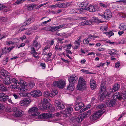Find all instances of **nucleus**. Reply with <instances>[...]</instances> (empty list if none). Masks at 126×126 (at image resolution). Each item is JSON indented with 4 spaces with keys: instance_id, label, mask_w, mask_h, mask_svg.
Wrapping results in <instances>:
<instances>
[{
    "instance_id": "nucleus-37",
    "label": "nucleus",
    "mask_w": 126,
    "mask_h": 126,
    "mask_svg": "<svg viewBox=\"0 0 126 126\" xmlns=\"http://www.w3.org/2000/svg\"><path fill=\"white\" fill-rule=\"evenodd\" d=\"M65 25V24H63L61 25H60L59 26H56V27H54V28L55 31H56L58 29L61 28L64 26Z\"/></svg>"
},
{
    "instance_id": "nucleus-22",
    "label": "nucleus",
    "mask_w": 126,
    "mask_h": 126,
    "mask_svg": "<svg viewBox=\"0 0 126 126\" xmlns=\"http://www.w3.org/2000/svg\"><path fill=\"white\" fill-rule=\"evenodd\" d=\"M90 86L92 89H93L95 88L96 86V84L95 81L94 80H91L90 81Z\"/></svg>"
},
{
    "instance_id": "nucleus-3",
    "label": "nucleus",
    "mask_w": 126,
    "mask_h": 126,
    "mask_svg": "<svg viewBox=\"0 0 126 126\" xmlns=\"http://www.w3.org/2000/svg\"><path fill=\"white\" fill-rule=\"evenodd\" d=\"M105 110H99L94 113L90 117V119L92 121H94L98 119L105 112Z\"/></svg>"
},
{
    "instance_id": "nucleus-8",
    "label": "nucleus",
    "mask_w": 126,
    "mask_h": 126,
    "mask_svg": "<svg viewBox=\"0 0 126 126\" xmlns=\"http://www.w3.org/2000/svg\"><path fill=\"white\" fill-rule=\"evenodd\" d=\"M111 13V11L109 9L106 10L105 12L104 13L103 16L104 18L106 19H109L112 17ZM103 17V15L101 16Z\"/></svg>"
},
{
    "instance_id": "nucleus-57",
    "label": "nucleus",
    "mask_w": 126,
    "mask_h": 126,
    "mask_svg": "<svg viewBox=\"0 0 126 126\" xmlns=\"http://www.w3.org/2000/svg\"><path fill=\"white\" fill-rule=\"evenodd\" d=\"M8 58L6 57V58H4L3 60V62L5 64H6L8 62Z\"/></svg>"
},
{
    "instance_id": "nucleus-47",
    "label": "nucleus",
    "mask_w": 126,
    "mask_h": 126,
    "mask_svg": "<svg viewBox=\"0 0 126 126\" xmlns=\"http://www.w3.org/2000/svg\"><path fill=\"white\" fill-rule=\"evenodd\" d=\"M55 103V106L56 107H58L59 105L61 103V102L57 100H55L54 101Z\"/></svg>"
},
{
    "instance_id": "nucleus-43",
    "label": "nucleus",
    "mask_w": 126,
    "mask_h": 126,
    "mask_svg": "<svg viewBox=\"0 0 126 126\" xmlns=\"http://www.w3.org/2000/svg\"><path fill=\"white\" fill-rule=\"evenodd\" d=\"M24 1L23 0H17L16 2L14 3L15 5H18L20 4L21 3Z\"/></svg>"
},
{
    "instance_id": "nucleus-50",
    "label": "nucleus",
    "mask_w": 126,
    "mask_h": 126,
    "mask_svg": "<svg viewBox=\"0 0 126 126\" xmlns=\"http://www.w3.org/2000/svg\"><path fill=\"white\" fill-rule=\"evenodd\" d=\"M58 108L60 109L61 110L63 109L64 108V106L63 104L61 103L57 107Z\"/></svg>"
},
{
    "instance_id": "nucleus-14",
    "label": "nucleus",
    "mask_w": 126,
    "mask_h": 126,
    "mask_svg": "<svg viewBox=\"0 0 126 126\" xmlns=\"http://www.w3.org/2000/svg\"><path fill=\"white\" fill-rule=\"evenodd\" d=\"M8 96L7 95H5L4 93H0V100L5 101L8 99Z\"/></svg>"
},
{
    "instance_id": "nucleus-60",
    "label": "nucleus",
    "mask_w": 126,
    "mask_h": 126,
    "mask_svg": "<svg viewBox=\"0 0 126 126\" xmlns=\"http://www.w3.org/2000/svg\"><path fill=\"white\" fill-rule=\"evenodd\" d=\"M120 63L119 62H118L115 64V67L116 68H118L120 65Z\"/></svg>"
},
{
    "instance_id": "nucleus-55",
    "label": "nucleus",
    "mask_w": 126,
    "mask_h": 126,
    "mask_svg": "<svg viewBox=\"0 0 126 126\" xmlns=\"http://www.w3.org/2000/svg\"><path fill=\"white\" fill-rule=\"evenodd\" d=\"M57 93L58 92L56 90H53L51 92V95H55L57 94Z\"/></svg>"
},
{
    "instance_id": "nucleus-19",
    "label": "nucleus",
    "mask_w": 126,
    "mask_h": 126,
    "mask_svg": "<svg viewBox=\"0 0 126 126\" xmlns=\"http://www.w3.org/2000/svg\"><path fill=\"white\" fill-rule=\"evenodd\" d=\"M86 10L89 11L91 12H95L96 9L94 8V7L92 5H90L89 7L87 8H85Z\"/></svg>"
},
{
    "instance_id": "nucleus-23",
    "label": "nucleus",
    "mask_w": 126,
    "mask_h": 126,
    "mask_svg": "<svg viewBox=\"0 0 126 126\" xmlns=\"http://www.w3.org/2000/svg\"><path fill=\"white\" fill-rule=\"evenodd\" d=\"M76 11L77 13L80 14L84 13L86 11V10L85 8H81L79 9H76Z\"/></svg>"
},
{
    "instance_id": "nucleus-28",
    "label": "nucleus",
    "mask_w": 126,
    "mask_h": 126,
    "mask_svg": "<svg viewBox=\"0 0 126 126\" xmlns=\"http://www.w3.org/2000/svg\"><path fill=\"white\" fill-rule=\"evenodd\" d=\"M75 88L74 84L71 83H69V84L67 87V89L73 91Z\"/></svg>"
},
{
    "instance_id": "nucleus-12",
    "label": "nucleus",
    "mask_w": 126,
    "mask_h": 126,
    "mask_svg": "<svg viewBox=\"0 0 126 126\" xmlns=\"http://www.w3.org/2000/svg\"><path fill=\"white\" fill-rule=\"evenodd\" d=\"M120 85L118 84H115L113 86V88L110 90V93H108V95H110L111 93H114L117 91L120 88Z\"/></svg>"
},
{
    "instance_id": "nucleus-58",
    "label": "nucleus",
    "mask_w": 126,
    "mask_h": 126,
    "mask_svg": "<svg viewBox=\"0 0 126 126\" xmlns=\"http://www.w3.org/2000/svg\"><path fill=\"white\" fill-rule=\"evenodd\" d=\"M116 50H115L112 49V51H111L110 53H109V54L111 55L115 54H116Z\"/></svg>"
},
{
    "instance_id": "nucleus-48",
    "label": "nucleus",
    "mask_w": 126,
    "mask_h": 126,
    "mask_svg": "<svg viewBox=\"0 0 126 126\" xmlns=\"http://www.w3.org/2000/svg\"><path fill=\"white\" fill-rule=\"evenodd\" d=\"M8 49L6 47H5L2 49V53L4 54L5 53H6L8 52Z\"/></svg>"
},
{
    "instance_id": "nucleus-20",
    "label": "nucleus",
    "mask_w": 126,
    "mask_h": 126,
    "mask_svg": "<svg viewBox=\"0 0 126 126\" xmlns=\"http://www.w3.org/2000/svg\"><path fill=\"white\" fill-rule=\"evenodd\" d=\"M36 5V4H29L27 6V8L28 10L30 11L33 9H35Z\"/></svg>"
},
{
    "instance_id": "nucleus-15",
    "label": "nucleus",
    "mask_w": 126,
    "mask_h": 126,
    "mask_svg": "<svg viewBox=\"0 0 126 126\" xmlns=\"http://www.w3.org/2000/svg\"><path fill=\"white\" fill-rule=\"evenodd\" d=\"M70 3L66 2L65 3H61L57 4V7L59 8L66 7L70 6Z\"/></svg>"
},
{
    "instance_id": "nucleus-38",
    "label": "nucleus",
    "mask_w": 126,
    "mask_h": 126,
    "mask_svg": "<svg viewBox=\"0 0 126 126\" xmlns=\"http://www.w3.org/2000/svg\"><path fill=\"white\" fill-rule=\"evenodd\" d=\"M33 18H30L27 20L26 21V25L29 24L33 21Z\"/></svg>"
},
{
    "instance_id": "nucleus-52",
    "label": "nucleus",
    "mask_w": 126,
    "mask_h": 126,
    "mask_svg": "<svg viewBox=\"0 0 126 126\" xmlns=\"http://www.w3.org/2000/svg\"><path fill=\"white\" fill-rule=\"evenodd\" d=\"M115 45L123 44L124 43V39H122L121 41H119L118 42H115Z\"/></svg>"
},
{
    "instance_id": "nucleus-7",
    "label": "nucleus",
    "mask_w": 126,
    "mask_h": 126,
    "mask_svg": "<svg viewBox=\"0 0 126 126\" xmlns=\"http://www.w3.org/2000/svg\"><path fill=\"white\" fill-rule=\"evenodd\" d=\"M54 116V115L53 114H51L49 113H45L38 116V118L39 119L41 118L48 119Z\"/></svg>"
},
{
    "instance_id": "nucleus-18",
    "label": "nucleus",
    "mask_w": 126,
    "mask_h": 126,
    "mask_svg": "<svg viewBox=\"0 0 126 126\" xmlns=\"http://www.w3.org/2000/svg\"><path fill=\"white\" fill-rule=\"evenodd\" d=\"M81 37H79V38L76 41L74 42V44L75 46L73 48L75 49H77L79 46L80 45V43L81 42Z\"/></svg>"
},
{
    "instance_id": "nucleus-34",
    "label": "nucleus",
    "mask_w": 126,
    "mask_h": 126,
    "mask_svg": "<svg viewBox=\"0 0 126 126\" xmlns=\"http://www.w3.org/2000/svg\"><path fill=\"white\" fill-rule=\"evenodd\" d=\"M12 82H13L14 84L16 86H17V83L18 84V83H19L20 82H22V83H23V81L22 82V81H20V82H18V81L16 80L15 79L13 78H12ZM23 81V80L22 81Z\"/></svg>"
},
{
    "instance_id": "nucleus-31",
    "label": "nucleus",
    "mask_w": 126,
    "mask_h": 126,
    "mask_svg": "<svg viewBox=\"0 0 126 126\" xmlns=\"http://www.w3.org/2000/svg\"><path fill=\"white\" fill-rule=\"evenodd\" d=\"M83 118L82 117L81 115L80 114L75 118L76 120L79 123L83 119Z\"/></svg>"
},
{
    "instance_id": "nucleus-27",
    "label": "nucleus",
    "mask_w": 126,
    "mask_h": 126,
    "mask_svg": "<svg viewBox=\"0 0 126 126\" xmlns=\"http://www.w3.org/2000/svg\"><path fill=\"white\" fill-rule=\"evenodd\" d=\"M119 28L121 30H126V24L121 23L119 26Z\"/></svg>"
},
{
    "instance_id": "nucleus-61",
    "label": "nucleus",
    "mask_w": 126,
    "mask_h": 126,
    "mask_svg": "<svg viewBox=\"0 0 126 126\" xmlns=\"http://www.w3.org/2000/svg\"><path fill=\"white\" fill-rule=\"evenodd\" d=\"M49 31L52 32H54L55 31L54 27H50V29H49Z\"/></svg>"
},
{
    "instance_id": "nucleus-42",
    "label": "nucleus",
    "mask_w": 126,
    "mask_h": 126,
    "mask_svg": "<svg viewBox=\"0 0 126 126\" xmlns=\"http://www.w3.org/2000/svg\"><path fill=\"white\" fill-rule=\"evenodd\" d=\"M17 43V42L10 41H7L6 42V44L8 46H10L11 44H13L15 43Z\"/></svg>"
},
{
    "instance_id": "nucleus-24",
    "label": "nucleus",
    "mask_w": 126,
    "mask_h": 126,
    "mask_svg": "<svg viewBox=\"0 0 126 126\" xmlns=\"http://www.w3.org/2000/svg\"><path fill=\"white\" fill-rule=\"evenodd\" d=\"M113 98L114 100H116L117 99L120 100L122 98V97L119 94V93H116L113 96Z\"/></svg>"
},
{
    "instance_id": "nucleus-45",
    "label": "nucleus",
    "mask_w": 126,
    "mask_h": 126,
    "mask_svg": "<svg viewBox=\"0 0 126 126\" xmlns=\"http://www.w3.org/2000/svg\"><path fill=\"white\" fill-rule=\"evenodd\" d=\"M106 86H105L103 85V84H101V92L103 91L105 92L106 91Z\"/></svg>"
},
{
    "instance_id": "nucleus-26",
    "label": "nucleus",
    "mask_w": 126,
    "mask_h": 126,
    "mask_svg": "<svg viewBox=\"0 0 126 126\" xmlns=\"http://www.w3.org/2000/svg\"><path fill=\"white\" fill-rule=\"evenodd\" d=\"M106 104L107 106L110 107H112L115 105V103L110 100H109L106 102Z\"/></svg>"
},
{
    "instance_id": "nucleus-36",
    "label": "nucleus",
    "mask_w": 126,
    "mask_h": 126,
    "mask_svg": "<svg viewBox=\"0 0 126 126\" xmlns=\"http://www.w3.org/2000/svg\"><path fill=\"white\" fill-rule=\"evenodd\" d=\"M98 37V36H94V35H89V36L87 37V39H88L90 41L91 40V38L92 37L93 38V40H95V39H94L95 38H97Z\"/></svg>"
},
{
    "instance_id": "nucleus-53",
    "label": "nucleus",
    "mask_w": 126,
    "mask_h": 126,
    "mask_svg": "<svg viewBox=\"0 0 126 126\" xmlns=\"http://www.w3.org/2000/svg\"><path fill=\"white\" fill-rule=\"evenodd\" d=\"M81 71L82 72H83L84 73H86V74H92L91 72H89L88 70H87L82 69L81 70Z\"/></svg>"
},
{
    "instance_id": "nucleus-39",
    "label": "nucleus",
    "mask_w": 126,
    "mask_h": 126,
    "mask_svg": "<svg viewBox=\"0 0 126 126\" xmlns=\"http://www.w3.org/2000/svg\"><path fill=\"white\" fill-rule=\"evenodd\" d=\"M99 5L102 7L105 8H106L109 6V5L107 4H104L102 3H100Z\"/></svg>"
},
{
    "instance_id": "nucleus-10",
    "label": "nucleus",
    "mask_w": 126,
    "mask_h": 126,
    "mask_svg": "<svg viewBox=\"0 0 126 126\" xmlns=\"http://www.w3.org/2000/svg\"><path fill=\"white\" fill-rule=\"evenodd\" d=\"M73 109L70 106L67 107L64 110V113L66 115V117H69L72 112Z\"/></svg>"
},
{
    "instance_id": "nucleus-16",
    "label": "nucleus",
    "mask_w": 126,
    "mask_h": 126,
    "mask_svg": "<svg viewBox=\"0 0 126 126\" xmlns=\"http://www.w3.org/2000/svg\"><path fill=\"white\" fill-rule=\"evenodd\" d=\"M12 78H10V77H6L5 79L4 83L6 85L11 84L12 83Z\"/></svg>"
},
{
    "instance_id": "nucleus-13",
    "label": "nucleus",
    "mask_w": 126,
    "mask_h": 126,
    "mask_svg": "<svg viewBox=\"0 0 126 126\" xmlns=\"http://www.w3.org/2000/svg\"><path fill=\"white\" fill-rule=\"evenodd\" d=\"M31 102V100L29 99H24L20 102L19 104L21 106H23L30 103Z\"/></svg>"
},
{
    "instance_id": "nucleus-9",
    "label": "nucleus",
    "mask_w": 126,
    "mask_h": 126,
    "mask_svg": "<svg viewBox=\"0 0 126 126\" xmlns=\"http://www.w3.org/2000/svg\"><path fill=\"white\" fill-rule=\"evenodd\" d=\"M28 94H31V96L35 97L40 96L42 95L41 92L39 90L32 91Z\"/></svg>"
},
{
    "instance_id": "nucleus-30",
    "label": "nucleus",
    "mask_w": 126,
    "mask_h": 126,
    "mask_svg": "<svg viewBox=\"0 0 126 126\" xmlns=\"http://www.w3.org/2000/svg\"><path fill=\"white\" fill-rule=\"evenodd\" d=\"M92 23V21L89 20H86L84 22L81 23V25H90Z\"/></svg>"
},
{
    "instance_id": "nucleus-63",
    "label": "nucleus",
    "mask_w": 126,
    "mask_h": 126,
    "mask_svg": "<svg viewBox=\"0 0 126 126\" xmlns=\"http://www.w3.org/2000/svg\"><path fill=\"white\" fill-rule=\"evenodd\" d=\"M31 54H33L36 52L35 49L33 47H32L31 48Z\"/></svg>"
},
{
    "instance_id": "nucleus-59",
    "label": "nucleus",
    "mask_w": 126,
    "mask_h": 126,
    "mask_svg": "<svg viewBox=\"0 0 126 126\" xmlns=\"http://www.w3.org/2000/svg\"><path fill=\"white\" fill-rule=\"evenodd\" d=\"M76 9H74L71 10L70 11V13L71 14L77 13L76 11Z\"/></svg>"
},
{
    "instance_id": "nucleus-62",
    "label": "nucleus",
    "mask_w": 126,
    "mask_h": 126,
    "mask_svg": "<svg viewBox=\"0 0 126 126\" xmlns=\"http://www.w3.org/2000/svg\"><path fill=\"white\" fill-rule=\"evenodd\" d=\"M89 40L87 39L84 40L83 41V43L85 44H88L89 43V41H90V40Z\"/></svg>"
},
{
    "instance_id": "nucleus-5",
    "label": "nucleus",
    "mask_w": 126,
    "mask_h": 126,
    "mask_svg": "<svg viewBox=\"0 0 126 126\" xmlns=\"http://www.w3.org/2000/svg\"><path fill=\"white\" fill-rule=\"evenodd\" d=\"M75 104L76 105L75 107V109L77 111L81 109L84 106V104L82 101L79 98H78L76 99Z\"/></svg>"
},
{
    "instance_id": "nucleus-35",
    "label": "nucleus",
    "mask_w": 126,
    "mask_h": 126,
    "mask_svg": "<svg viewBox=\"0 0 126 126\" xmlns=\"http://www.w3.org/2000/svg\"><path fill=\"white\" fill-rule=\"evenodd\" d=\"M88 4V2L87 1H84L81 3V5L82 7L86 8V7Z\"/></svg>"
},
{
    "instance_id": "nucleus-21",
    "label": "nucleus",
    "mask_w": 126,
    "mask_h": 126,
    "mask_svg": "<svg viewBox=\"0 0 126 126\" xmlns=\"http://www.w3.org/2000/svg\"><path fill=\"white\" fill-rule=\"evenodd\" d=\"M1 74L4 76H9L10 74L8 72L4 69H2L0 71Z\"/></svg>"
},
{
    "instance_id": "nucleus-25",
    "label": "nucleus",
    "mask_w": 126,
    "mask_h": 126,
    "mask_svg": "<svg viewBox=\"0 0 126 126\" xmlns=\"http://www.w3.org/2000/svg\"><path fill=\"white\" fill-rule=\"evenodd\" d=\"M91 113V111L90 110H88L83 113V114H80L81 115L82 117L84 119L85 117L88 116L90 115Z\"/></svg>"
},
{
    "instance_id": "nucleus-40",
    "label": "nucleus",
    "mask_w": 126,
    "mask_h": 126,
    "mask_svg": "<svg viewBox=\"0 0 126 126\" xmlns=\"http://www.w3.org/2000/svg\"><path fill=\"white\" fill-rule=\"evenodd\" d=\"M44 95L46 97H49L51 96L50 92L46 91L44 93Z\"/></svg>"
},
{
    "instance_id": "nucleus-4",
    "label": "nucleus",
    "mask_w": 126,
    "mask_h": 126,
    "mask_svg": "<svg viewBox=\"0 0 126 126\" xmlns=\"http://www.w3.org/2000/svg\"><path fill=\"white\" fill-rule=\"evenodd\" d=\"M38 108L37 107H33L30 108L28 110V112L31 114L32 116L34 117H37L39 114V112H38Z\"/></svg>"
},
{
    "instance_id": "nucleus-1",
    "label": "nucleus",
    "mask_w": 126,
    "mask_h": 126,
    "mask_svg": "<svg viewBox=\"0 0 126 126\" xmlns=\"http://www.w3.org/2000/svg\"><path fill=\"white\" fill-rule=\"evenodd\" d=\"M18 85L17 86L11 85V87L14 89H18L20 92L19 94V95L21 96H25V93L27 91L26 88H25L26 85H24L22 82L18 83Z\"/></svg>"
},
{
    "instance_id": "nucleus-2",
    "label": "nucleus",
    "mask_w": 126,
    "mask_h": 126,
    "mask_svg": "<svg viewBox=\"0 0 126 126\" xmlns=\"http://www.w3.org/2000/svg\"><path fill=\"white\" fill-rule=\"evenodd\" d=\"M86 82L84 79L81 77L79 78V80L77 88L78 89L82 91L85 89L86 87Z\"/></svg>"
},
{
    "instance_id": "nucleus-49",
    "label": "nucleus",
    "mask_w": 126,
    "mask_h": 126,
    "mask_svg": "<svg viewBox=\"0 0 126 126\" xmlns=\"http://www.w3.org/2000/svg\"><path fill=\"white\" fill-rule=\"evenodd\" d=\"M33 44V46L35 47H37L38 45V43L37 42V41L36 40L34 41Z\"/></svg>"
},
{
    "instance_id": "nucleus-46",
    "label": "nucleus",
    "mask_w": 126,
    "mask_h": 126,
    "mask_svg": "<svg viewBox=\"0 0 126 126\" xmlns=\"http://www.w3.org/2000/svg\"><path fill=\"white\" fill-rule=\"evenodd\" d=\"M100 29L102 31H103L104 30L107 31L108 29L107 26H102L101 27Z\"/></svg>"
},
{
    "instance_id": "nucleus-44",
    "label": "nucleus",
    "mask_w": 126,
    "mask_h": 126,
    "mask_svg": "<svg viewBox=\"0 0 126 126\" xmlns=\"http://www.w3.org/2000/svg\"><path fill=\"white\" fill-rule=\"evenodd\" d=\"M13 96L16 99H18L20 98L19 95L17 93H14L12 94Z\"/></svg>"
},
{
    "instance_id": "nucleus-32",
    "label": "nucleus",
    "mask_w": 126,
    "mask_h": 126,
    "mask_svg": "<svg viewBox=\"0 0 126 126\" xmlns=\"http://www.w3.org/2000/svg\"><path fill=\"white\" fill-rule=\"evenodd\" d=\"M8 90L7 87L3 85H0V90L2 91H7Z\"/></svg>"
},
{
    "instance_id": "nucleus-29",
    "label": "nucleus",
    "mask_w": 126,
    "mask_h": 126,
    "mask_svg": "<svg viewBox=\"0 0 126 126\" xmlns=\"http://www.w3.org/2000/svg\"><path fill=\"white\" fill-rule=\"evenodd\" d=\"M42 106L43 109L45 110H47L49 108L50 105L48 103H42Z\"/></svg>"
},
{
    "instance_id": "nucleus-11",
    "label": "nucleus",
    "mask_w": 126,
    "mask_h": 126,
    "mask_svg": "<svg viewBox=\"0 0 126 126\" xmlns=\"http://www.w3.org/2000/svg\"><path fill=\"white\" fill-rule=\"evenodd\" d=\"M68 80L69 83L74 84L78 80V78L76 76L72 75L68 78Z\"/></svg>"
},
{
    "instance_id": "nucleus-6",
    "label": "nucleus",
    "mask_w": 126,
    "mask_h": 126,
    "mask_svg": "<svg viewBox=\"0 0 126 126\" xmlns=\"http://www.w3.org/2000/svg\"><path fill=\"white\" fill-rule=\"evenodd\" d=\"M53 85L54 86H56L60 88L63 89L65 85V82L62 80L55 81L53 82Z\"/></svg>"
},
{
    "instance_id": "nucleus-56",
    "label": "nucleus",
    "mask_w": 126,
    "mask_h": 126,
    "mask_svg": "<svg viewBox=\"0 0 126 126\" xmlns=\"http://www.w3.org/2000/svg\"><path fill=\"white\" fill-rule=\"evenodd\" d=\"M25 26V25H24L22 27H21L20 28V29L19 31L21 32L25 30L26 29L24 28V27Z\"/></svg>"
},
{
    "instance_id": "nucleus-17",
    "label": "nucleus",
    "mask_w": 126,
    "mask_h": 126,
    "mask_svg": "<svg viewBox=\"0 0 126 126\" xmlns=\"http://www.w3.org/2000/svg\"><path fill=\"white\" fill-rule=\"evenodd\" d=\"M23 112L21 110H18L14 112V116L16 117H21L22 116Z\"/></svg>"
},
{
    "instance_id": "nucleus-54",
    "label": "nucleus",
    "mask_w": 126,
    "mask_h": 126,
    "mask_svg": "<svg viewBox=\"0 0 126 126\" xmlns=\"http://www.w3.org/2000/svg\"><path fill=\"white\" fill-rule=\"evenodd\" d=\"M29 86L31 88L33 87L35 85V83L34 82H31L29 83Z\"/></svg>"
},
{
    "instance_id": "nucleus-51",
    "label": "nucleus",
    "mask_w": 126,
    "mask_h": 126,
    "mask_svg": "<svg viewBox=\"0 0 126 126\" xmlns=\"http://www.w3.org/2000/svg\"><path fill=\"white\" fill-rule=\"evenodd\" d=\"M104 107V104H101L100 105L98 106H97V109H101L100 110H101L102 109V110H104V109H102V108H103Z\"/></svg>"
},
{
    "instance_id": "nucleus-64",
    "label": "nucleus",
    "mask_w": 126,
    "mask_h": 126,
    "mask_svg": "<svg viewBox=\"0 0 126 126\" xmlns=\"http://www.w3.org/2000/svg\"><path fill=\"white\" fill-rule=\"evenodd\" d=\"M25 45V44L23 43L20 44L18 46V48H19L20 47H22L24 46Z\"/></svg>"
},
{
    "instance_id": "nucleus-41",
    "label": "nucleus",
    "mask_w": 126,
    "mask_h": 126,
    "mask_svg": "<svg viewBox=\"0 0 126 126\" xmlns=\"http://www.w3.org/2000/svg\"><path fill=\"white\" fill-rule=\"evenodd\" d=\"M50 101V99L47 97L44 98L42 100V102L43 103H48L49 101Z\"/></svg>"
},
{
    "instance_id": "nucleus-33",
    "label": "nucleus",
    "mask_w": 126,
    "mask_h": 126,
    "mask_svg": "<svg viewBox=\"0 0 126 126\" xmlns=\"http://www.w3.org/2000/svg\"><path fill=\"white\" fill-rule=\"evenodd\" d=\"M91 20L93 22H101V21L99 20L98 18L95 17H94L91 19Z\"/></svg>"
}]
</instances>
